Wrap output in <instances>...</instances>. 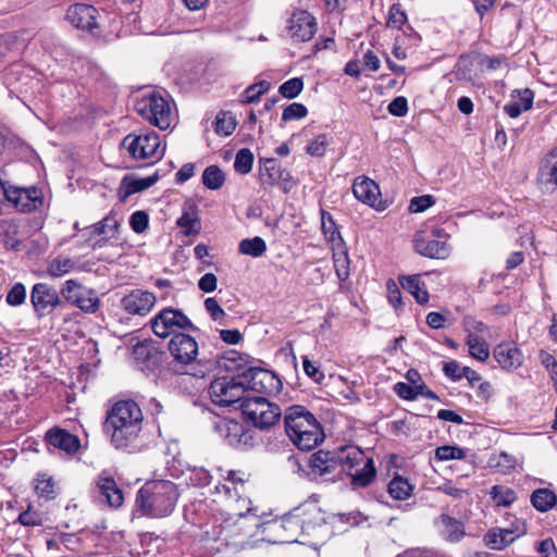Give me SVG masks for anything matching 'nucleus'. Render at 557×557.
Returning a JSON list of instances; mask_svg holds the SVG:
<instances>
[{"mask_svg":"<svg viewBox=\"0 0 557 557\" xmlns=\"http://www.w3.org/2000/svg\"><path fill=\"white\" fill-rule=\"evenodd\" d=\"M144 414L139 405L132 400H119L107 411L103 431L111 445L121 450L134 451L140 445Z\"/></svg>","mask_w":557,"mask_h":557,"instance_id":"1","label":"nucleus"},{"mask_svg":"<svg viewBox=\"0 0 557 557\" xmlns=\"http://www.w3.org/2000/svg\"><path fill=\"white\" fill-rule=\"evenodd\" d=\"M180 497L176 484L168 480H154L144 484L136 495V506L144 516L164 518L170 516Z\"/></svg>","mask_w":557,"mask_h":557,"instance_id":"2","label":"nucleus"},{"mask_svg":"<svg viewBox=\"0 0 557 557\" xmlns=\"http://www.w3.org/2000/svg\"><path fill=\"white\" fill-rule=\"evenodd\" d=\"M284 424L286 434L300 450H311L324 440L321 424L304 406L288 407L284 412Z\"/></svg>","mask_w":557,"mask_h":557,"instance_id":"3","label":"nucleus"},{"mask_svg":"<svg viewBox=\"0 0 557 557\" xmlns=\"http://www.w3.org/2000/svg\"><path fill=\"white\" fill-rule=\"evenodd\" d=\"M240 410L245 421L260 430L270 429L282 416L280 406L263 396L246 397L240 403Z\"/></svg>","mask_w":557,"mask_h":557,"instance_id":"4","label":"nucleus"},{"mask_svg":"<svg viewBox=\"0 0 557 557\" xmlns=\"http://www.w3.org/2000/svg\"><path fill=\"white\" fill-rule=\"evenodd\" d=\"M135 110L140 116L149 121L150 124L162 131L168 129L174 120L170 102L154 91L138 99Z\"/></svg>","mask_w":557,"mask_h":557,"instance_id":"5","label":"nucleus"},{"mask_svg":"<svg viewBox=\"0 0 557 557\" xmlns=\"http://www.w3.org/2000/svg\"><path fill=\"white\" fill-rule=\"evenodd\" d=\"M121 146L134 160H150L153 163L164 154L160 136L156 132L128 134L123 138Z\"/></svg>","mask_w":557,"mask_h":557,"instance_id":"6","label":"nucleus"},{"mask_svg":"<svg viewBox=\"0 0 557 557\" xmlns=\"http://www.w3.org/2000/svg\"><path fill=\"white\" fill-rule=\"evenodd\" d=\"M209 396L220 407H230L236 403L240 405L246 396L239 374L213 380L209 386Z\"/></svg>","mask_w":557,"mask_h":557,"instance_id":"7","label":"nucleus"},{"mask_svg":"<svg viewBox=\"0 0 557 557\" xmlns=\"http://www.w3.org/2000/svg\"><path fill=\"white\" fill-rule=\"evenodd\" d=\"M242 383H244V393L251 391L259 394H277L282 388L280 377L272 371L250 367L238 373Z\"/></svg>","mask_w":557,"mask_h":557,"instance_id":"8","label":"nucleus"},{"mask_svg":"<svg viewBox=\"0 0 557 557\" xmlns=\"http://www.w3.org/2000/svg\"><path fill=\"white\" fill-rule=\"evenodd\" d=\"M131 360L145 375H156L165 360V354L152 343L140 342L133 347Z\"/></svg>","mask_w":557,"mask_h":557,"instance_id":"9","label":"nucleus"},{"mask_svg":"<svg viewBox=\"0 0 557 557\" xmlns=\"http://www.w3.org/2000/svg\"><path fill=\"white\" fill-rule=\"evenodd\" d=\"M444 231L441 228H433L431 234L426 232H418L413 238L414 250L428 258L446 259L449 256L450 249L446 243Z\"/></svg>","mask_w":557,"mask_h":557,"instance_id":"10","label":"nucleus"},{"mask_svg":"<svg viewBox=\"0 0 557 557\" xmlns=\"http://www.w3.org/2000/svg\"><path fill=\"white\" fill-rule=\"evenodd\" d=\"M259 180L263 187L278 186L285 194L295 186L289 171L283 169L273 158L260 159Z\"/></svg>","mask_w":557,"mask_h":557,"instance_id":"11","label":"nucleus"},{"mask_svg":"<svg viewBox=\"0 0 557 557\" xmlns=\"http://www.w3.org/2000/svg\"><path fill=\"white\" fill-rule=\"evenodd\" d=\"M286 30L294 42H307L318 30L317 20L308 11L296 9L287 20Z\"/></svg>","mask_w":557,"mask_h":557,"instance_id":"12","label":"nucleus"},{"mask_svg":"<svg viewBox=\"0 0 557 557\" xmlns=\"http://www.w3.org/2000/svg\"><path fill=\"white\" fill-rule=\"evenodd\" d=\"M219 435L231 446L244 449L253 445L252 432L235 420L222 419L215 423Z\"/></svg>","mask_w":557,"mask_h":557,"instance_id":"13","label":"nucleus"},{"mask_svg":"<svg viewBox=\"0 0 557 557\" xmlns=\"http://www.w3.org/2000/svg\"><path fill=\"white\" fill-rule=\"evenodd\" d=\"M44 443L47 448L63 451L69 456L76 455L81 449V440L77 435L70 433L60 426L50 428L44 435Z\"/></svg>","mask_w":557,"mask_h":557,"instance_id":"14","label":"nucleus"},{"mask_svg":"<svg viewBox=\"0 0 557 557\" xmlns=\"http://www.w3.org/2000/svg\"><path fill=\"white\" fill-rule=\"evenodd\" d=\"M63 295L69 302L85 312L96 310L99 305V298L94 290L77 284L73 280L66 281Z\"/></svg>","mask_w":557,"mask_h":557,"instance_id":"15","label":"nucleus"},{"mask_svg":"<svg viewBox=\"0 0 557 557\" xmlns=\"http://www.w3.org/2000/svg\"><path fill=\"white\" fill-rule=\"evenodd\" d=\"M310 473L325 481L334 480L339 474L337 451L319 450L310 458Z\"/></svg>","mask_w":557,"mask_h":557,"instance_id":"16","label":"nucleus"},{"mask_svg":"<svg viewBox=\"0 0 557 557\" xmlns=\"http://www.w3.org/2000/svg\"><path fill=\"white\" fill-rule=\"evenodd\" d=\"M169 350L173 358L182 364H191L198 355V344L188 334H174L169 343Z\"/></svg>","mask_w":557,"mask_h":557,"instance_id":"17","label":"nucleus"},{"mask_svg":"<svg viewBox=\"0 0 557 557\" xmlns=\"http://www.w3.org/2000/svg\"><path fill=\"white\" fill-rule=\"evenodd\" d=\"M99 17L98 10L94 5L86 3H75L71 5L65 15V18L73 26L84 30H91L99 27Z\"/></svg>","mask_w":557,"mask_h":557,"instance_id":"18","label":"nucleus"},{"mask_svg":"<svg viewBox=\"0 0 557 557\" xmlns=\"http://www.w3.org/2000/svg\"><path fill=\"white\" fill-rule=\"evenodd\" d=\"M150 324L152 332L161 338L173 337L180 330L194 329L188 315H154Z\"/></svg>","mask_w":557,"mask_h":557,"instance_id":"19","label":"nucleus"},{"mask_svg":"<svg viewBox=\"0 0 557 557\" xmlns=\"http://www.w3.org/2000/svg\"><path fill=\"white\" fill-rule=\"evenodd\" d=\"M150 324L152 332L161 338L173 337L180 330L194 329L188 315H154Z\"/></svg>","mask_w":557,"mask_h":557,"instance_id":"20","label":"nucleus"},{"mask_svg":"<svg viewBox=\"0 0 557 557\" xmlns=\"http://www.w3.org/2000/svg\"><path fill=\"white\" fill-rule=\"evenodd\" d=\"M354 196L364 205H368L376 210H384L380 199L381 190L379 185L367 176H358L352 184Z\"/></svg>","mask_w":557,"mask_h":557,"instance_id":"21","label":"nucleus"},{"mask_svg":"<svg viewBox=\"0 0 557 557\" xmlns=\"http://www.w3.org/2000/svg\"><path fill=\"white\" fill-rule=\"evenodd\" d=\"M525 532L524 523L519 522L515 529L496 528L484 535V543L492 549H503Z\"/></svg>","mask_w":557,"mask_h":557,"instance_id":"22","label":"nucleus"},{"mask_svg":"<svg viewBox=\"0 0 557 557\" xmlns=\"http://www.w3.org/2000/svg\"><path fill=\"white\" fill-rule=\"evenodd\" d=\"M369 457L361 448L357 446H345L337 450V462L339 473L342 471L349 474L355 468L364 463Z\"/></svg>","mask_w":557,"mask_h":557,"instance_id":"23","label":"nucleus"},{"mask_svg":"<svg viewBox=\"0 0 557 557\" xmlns=\"http://www.w3.org/2000/svg\"><path fill=\"white\" fill-rule=\"evenodd\" d=\"M494 358L504 370H515L523 362V355L512 344H499L494 349Z\"/></svg>","mask_w":557,"mask_h":557,"instance_id":"24","label":"nucleus"},{"mask_svg":"<svg viewBox=\"0 0 557 557\" xmlns=\"http://www.w3.org/2000/svg\"><path fill=\"white\" fill-rule=\"evenodd\" d=\"M98 497L106 502L110 507H120L123 504L124 496L122 490L111 476L100 475L97 482Z\"/></svg>","mask_w":557,"mask_h":557,"instance_id":"25","label":"nucleus"},{"mask_svg":"<svg viewBox=\"0 0 557 557\" xmlns=\"http://www.w3.org/2000/svg\"><path fill=\"white\" fill-rule=\"evenodd\" d=\"M156 302V296L150 292L136 290L123 298L124 309L128 313L149 312Z\"/></svg>","mask_w":557,"mask_h":557,"instance_id":"26","label":"nucleus"},{"mask_svg":"<svg viewBox=\"0 0 557 557\" xmlns=\"http://www.w3.org/2000/svg\"><path fill=\"white\" fill-rule=\"evenodd\" d=\"M25 46V40L14 33L0 34V64L17 58Z\"/></svg>","mask_w":557,"mask_h":557,"instance_id":"27","label":"nucleus"},{"mask_svg":"<svg viewBox=\"0 0 557 557\" xmlns=\"http://www.w3.org/2000/svg\"><path fill=\"white\" fill-rule=\"evenodd\" d=\"M176 224L184 231L185 235L199 233L200 221L198 218V208L194 201H185L182 215L177 219Z\"/></svg>","mask_w":557,"mask_h":557,"instance_id":"28","label":"nucleus"},{"mask_svg":"<svg viewBox=\"0 0 557 557\" xmlns=\"http://www.w3.org/2000/svg\"><path fill=\"white\" fill-rule=\"evenodd\" d=\"M35 187L17 188L9 187L8 201L22 212H32L35 209Z\"/></svg>","mask_w":557,"mask_h":557,"instance_id":"29","label":"nucleus"},{"mask_svg":"<svg viewBox=\"0 0 557 557\" xmlns=\"http://www.w3.org/2000/svg\"><path fill=\"white\" fill-rule=\"evenodd\" d=\"M399 284L403 289L407 290L418 304L423 305L429 301V293L421 275L400 276Z\"/></svg>","mask_w":557,"mask_h":557,"instance_id":"30","label":"nucleus"},{"mask_svg":"<svg viewBox=\"0 0 557 557\" xmlns=\"http://www.w3.org/2000/svg\"><path fill=\"white\" fill-rule=\"evenodd\" d=\"M350 483L354 487H367L376 478V469L373 459L370 458L364 463L355 468L349 474Z\"/></svg>","mask_w":557,"mask_h":557,"instance_id":"31","label":"nucleus"},{"mask_svg":"<svg viewBox=\"0 0 557 557\" xmlns=\"http://www.w3.org/2000/svg\"><path fill=\"white\" fill-rule=\"evenodd\" d=\"M440 521L443 524L442 535L447 542L458 543L465 537V525L460 520L448 515H441Z\"/></svg>","mask_w":557,"mask_h":557,"instance_id":"32","label":"nucleus"},{"mask_svg":"<svg viewBox=\"0 0 557 557\" xmlns=\"http://www.w3.org/2000/svg\"><path fill=\"white\" fill-rule=\"evenodd\" d=\"M321 228L331 248L345 244L332 214L325 210H321Z\"/></svg>","mask_w":557,"mask_h":557,"instance_id":"33","label":"nucleus"},{"mask_svg":"<svg viewBox=\"0 0 557 557\" xmlns=\"http://www.w3.org/2000/svg\"><path fill=\"white\" fill-rule=\"evenodd\" d=\"M157 175L148 176L146 178H136L131 175L124 176L121 183V188L124 191V197L139 193L152 186L157 182Z\"/></svg>","mask_w":557,"mask_h":557,"instance_id":"34","label":"nucleus"},{"mask_svg":"<svg viewBox=\"0 0 557 557\" xmlns=\"http://www.w3.org/2000/svg\"><path fill=\"white\" fill-rule=\"evenodd\" d=\"M333 262L337 277L345 281L349 276V257L346 244L332 247Z\"/></svg>","mask_w":557,"mask_h":557,"instance_id":"35","label":"nucleus"},{"mask_svg":"<svg viewBox=\"0 0 557 557\" xmlns=\"http://www.w3.org/2000/svg\"><path fill=\"white\" fill-rule=\"evenodd\" d=\"M531 504L541 511L546 512L557 504V495L548 488H537L531 495Z\"/></svg>","mask_w":557,"mask_h":557,"instance_id":"36","label":"nucleus"},{"mask_svg":"<svg viewBox=\"0 0 557 557\" xmlns=\"http://www.w3.org/2000/svg\"><path fill=\"white\" fill-rule=\"evenodd\" d=\"M60 488L55 480L47 473H37V496L46 500L55 499Z\"/></svg>","mask_w":557,"mask_h":557,"instance_id":"37","label":"nucleus"},{"mask_svg":"<svg viewBox=\"0 0 557 557\" xmlns=\"http://www.w3.org/2000/svg\"><path fill=\"white\" fill-rule=\"evenodd\" d=\"M516 457L505 451L494 454L488 458V467L502 474L510 473L516 468Z\"/></svg>","mask_w":557,"mask_h":557,"instance_id":"38","label":"nucleus"},{"mask_svg":"<svg viewBox=\"0 0 557 557\" xmlns=\"http://www.w3.org/2000/svg\"><path fill=\"white\" fill-rule=\"evenodd\" d=\"M388 494L397 500H405L412 494L413 486L400 475H395L388 483Z\"/></svg>","mask_w":557,"mask_h":557,"instance_id":"39","label":"nucleus"},{"mask_svg":"<svg viewBox=\"0 0 557 557\" xmlns=\"http://www.w3.org/2000/svg\"><path fill=\"white\" fill-rule=\"evenodd\" d=\"M267 250V244L263 238L255 236L240 240L238 251L242 255L250 256L252 258L261 257Z\"/></svg>","mask_w":557,"mask_h":557,"instance_id":"40","label":"nucleus"},{"mask_svg":"<svg viewBox=\"0 0 557 557\" xmlns=\"http://www.w3.org/2000/svg\"><path fill=\"white\" fill-rule=\"evenodd\" d=\"M201 182L208 189L218 190L225 183V174L218 165H209L202 173Z\"/></svg>","mask_w":557,"mask_h":557,"instance_id":"41","label":"nucleus"},{"mask_svg":"<svg viewBox=\"0 0 557 557\" xmlns=\"http://www.w3.org/2000/svg\"><path fill=\"white\" fill-rule=\"evenodd\" d=\"M467 345L469 354L479 361H486L490 357V349L485 338L480 336L467 335Z\"/></svg>","mask_w":557,"mask_h":557,"instance_id":"42","label":"nucleus"},{"mask_svg":"<svg viewBox=\"0 0 557 557\" xmlns=\"http://www.w3.org/2000/svg\"><path fill=\"white\" fill-rule=\"evenodd\" d=\"M268 81H260L248 86L239 96V101L244 104L258 102L263 94L270 89Z\"/></svg>","mask_w":557,"mask_h":557,"instance_id":"43","label":"nucleus"},{"mask_svg":"<svg viewBox=\"0 0 557 557\" xmlns=\"http://www.w3.org/2000/svg\"><path fill=\"white\" fill-rule=\"evenodd\" d=\"M490 495L497 506L508 507L517 499L516 492L504 485H494Z\"/></svg>","mask_w":557,"mask_h":557,"instance_id":"44","label":"nucleus"},{"mask_svg":"<svg viewBox=\"0 0 557 557\" xmlns=\"http://www.w3.org/2000/svg\"><path fill=\"white\" fill-rule=\"evenodd\" d=\"M541 175L546 182L557 185V147L545 158Z\"/></svg>","mask_w":557,"mask_h":557,"instance_id":"45","label":"nucleus"},{"mask_svg":"<svg viewBox=\"0 0 557 557\" xmlns=\"http://www.w3.org/2000/svg\"><path fill=\"white\" fill-rule=\"evenodd\" d=\"M236 128L235 119L227 112H220L215 116L214 132L218 135L228 136Z\"/></svg>","mask_w":557,"mask_h":557,"instance_id":"46","label":"nucleus"},{"mask_svg":"<svg viewBox=\"0 0 557 557\" xmlns=\"http://www.w3.org/2000/svg\"><path fill=\"white\" fill-rule=\"evenodd\" d=\"M74 265L75 262L71 258L58 257L49 263L47 271L51 276L59 277L71 272Z\"/></svg>","mask_w":557,"mask_h":557,"instance_id":"47","label":"nucleus"},{"mask_svg":"<svg viewBox=\"0 0 557 557\" xmlns=\"http://www.w3.org/2000/svg\"><path fill=\"white\" fill-rule=\"evenodd\" d=\"M252 164L253 154L249 149L243 148L237 151L234 161V169L237 173L242 175L248 174L252 169Z\"/></svg>","mask_w":557,"mask_h":557,"instance_id":"48","label":"nucleus"},{"mask_svg":"<svg viewBox=\"0 0 557 557\" xmlns=\"http://www.w3.org/2000/svg\"><path fill=\"white\" fill-rule=\"evenodd\" d=\"M59 302L58 294L54 290H50L44 284H37V310L48 306H54Z\"/></svg>","mask_w":557,"mask_h":557,"instance_id":"49","label":"nucleus"},{"mask_svg":"<svg viewBox=\"0 0 557 557\" xmlns=\"http://www.w3.org/2000/svg\"><path fill=\"white\" fill-rule=\"evenodd\" d=\"M465 331L468 335L490 337V329L486 324L474 319L473 315H467L463 321Z\"/></svg>","mask_w":557,"mask_h":557,"instance_id":"50","label":"nucleus"},{"mask_svg":"<svg viewBox=\"0 0 557 557\" xmlns=\"http://www.w3.org/2000/svg\"><path fill=\"white\" fill-rule=\"evenodd\" d=\"M466 457V451L457 446H441L435 450V458L441 461L461 460Z\"/></svg>","mask_w":557,"mask_h":557,"instance_id":"51","label":"nucleus"},{"mask_svg":"<svg viewBox=\"0 0 557 557\" xmlns=\"http://www.w3.org/2000/svg\"><path fill=\"white\" fill-rule=\"evenodd\" d=\"M302 88H304L302 79L299 77H293V78L284 82L280 86L278 92L284 98L294 99L301 92Z\"/></svg>","mask_w":557,"mask_h":557,"instance_id":"52","label":"nucleus"},{"mask_svg":"<svg viewBox=\"0 0 557 557\" xmlns=\"http://www.w3.org/2000/svg\"><path fill=\"white\" fill-rule=\"evenodd\" d=\"M210 472L202 467H194L189 470L188 482L189 484L198 487H203L210 484L211 482Z\"/></svg>","mask_w":557,"mask_h":557,"instance_id":"53","label":"nucleus"},{"mask_svg":"<svg viewBox=\"0 0 557 557\" xmlns=\"http://www.w3.org/2000/svg\"><path fill=\"white\" fill-rule=\"evenodd\" d=\"M406 22L407 15L405 11L401 10L400 4H393L388 12L387 25L400 29Z\"/></svg>","mask_w":557,"mask_h":557,"instance_id":"54","label":"nucleus"},{"mask_svg":"<svg viewBox=\"0 0 557 557\" xmlns=\"http://www.w3.org/2000/svg\"><path fill=\"white\" fill-rule=\"evenodd\" d=\"M327 145V136L325 134H320L309 143L306 150L310 156L322 157L325 153Z\"/></svg>","mask_w":557,"mask_h":557,"instance_id":"55","label":"nucleus"},{"mask_svg":"<svg viewBox=\"0 0 557 557\" xmlns=\"http://www.w3.org/2000/svg\"><path fill=\"white\" fill-rule=\"evenodd\" d=\"M308 110L302 103L294 102L289 106H287L283 113H282V120L283 121H292V120H299L307 115Z\"/></svg>","mask_w":557,"mask_h":557,"instance_id":"56","label":"nucleus"},{"mask_svg":"<svg viewBox=\"0 0 557 557\" xmlns=\"http://www.w3.org/2000/svg\"><path fill=\"white\" fill-rule=\"evenodd\" d=\"M435 203L431 195L413 197L409 203V211L413 213L423 212Z\"/></svg>","mask_w":557,"mask_h":557,"instance_id":"57","label":"nucleus"},{"mask_svg":"<svg viewBox=\"0 0 557 557\" xmlns=\"http://www.w3.org/2000/svg\"><path fill=\"white\" fill-rule=\"evenodd\" d=\"M149 218L145 211H135L129 219V225L132 230L140 234L148 227Z\"/></svg>","mask_w":557,"mask_h":557,"instance_id":"58","label":"nucleus"},{"mask_svg":"<svg viewBox=\"0 0 557 557\" xmlns=\"http://www.w3.org/2000/svg\"><path fill=\"white\" fill-rule=\"evenodd\" d=\"M26 289L22 283H16L7 295V302L11 306H18L24 302Z\"/></svg>","mask_w":557,"mask_h":557,"instance_id":"59","label":"nucleus"},{"mask_svg":"<svg viewBox=\"0 0 557 557\" xmlns=\"http://www.w3.org/2000/svg\"><path fill=\"white\" fill-rule=\"evenodd\" d=\"M396 395L405 400L417 399V385L411 386L405 382H398L394 385Z\"/></svg>","mask_w":557,"mask_h":557,"instance_id":"60","label":"nucleus"},{"mask_svg":"<svg viewBox=\"0 0 557 557\" xmlns=\"http://www.w3.org/2000/svg\"><path fill=\"white\" fill-rule=\"evenodd\" d=\"M388 112L397 117H403L408 112V102L405 97H396L392 102L388 104Z\"/></svg>","mask_w":557,"mask_h":557,"instance_id":"61","label":"nucleus"},{"mask_svg":"<svg viewBox=\"0 0 557 557\" xmlns=\"http://www.w3.org/2000/svg\"><path fill=\"white\" fill-rule=\"evenodd\" d=\"M462 370L463 367H461L456 360L445 362L443 367L444 374L454 382L462 379Z\"/></svg>","mask_w":557,"mask_h":557,"instance_id":"62","label":"nucleus"},{"mask_svg":"<svg viewBox=\"0 0 557 557\" xmlns=\"http://www.w3.org/2000/svg\"><path fill=\"white\" fill-rule=\"evenodd\" d=\"M301 524L302 521L292 513L285 515L280 522H275V525L288 531H296L301 528Z\"/></svg>","mask_w":557,"mask_h":557,"instance_id":"63","label":"nucleus"},{"mask_svg":"<svg viewBox=\"0 0 557 557\" xmlns=\"http://www.w3.org/2000/svg\"><path fill=\"white\" fill-rule=\"evenodd\" d=\"M536 550L543 557H557L555 543L552 539H546L537 544Z\"/></svg>","mask_w":557,"mask_h":557,"instance_id":"64","label":"nucleus"}]
</instances>
